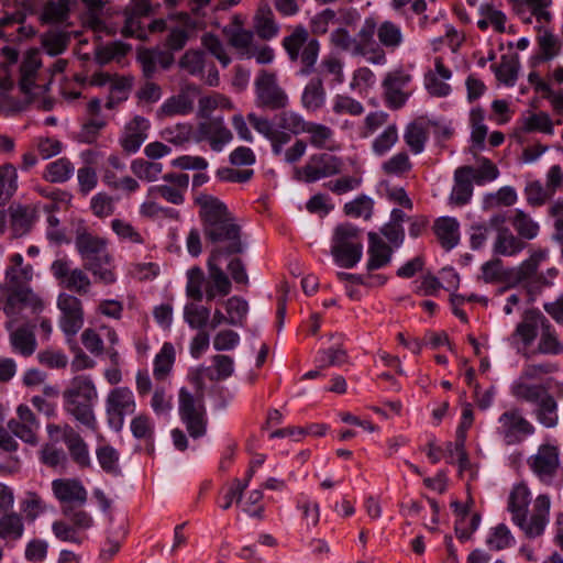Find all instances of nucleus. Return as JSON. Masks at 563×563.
<instances>
[{
  "label": "nucleus",
  "mask_w": 563,
  "mask_h": 563,
  "mask_svg": "<svg viewBox=\"0 0 563 563\" xmlns=\"http://www.w3.org/2000/svg\"><path fill=\"white\" fill-rule=\"evenodd\" d=\"M194 202L199 207L206 240L216 245L213 250H221L222 255L243 253L241 227L227 205L206 192L196 194Z\"/></svg>",
  "instance_id": "1"
},
{
  "label": "nucleus",
  "mask_w": 563,
  "mask_h": 563,
  "mask_svg": "<svg viewBox=\"0 0 563 563\" xmlns=\"http://www.w3.org/2000/svg\"><path fill=\"white\" fill-rule=\"evenodd\" d=\"M62 396L65 412L87 429L96 431L98 422L93 406L98 399V391L91 377L88 375L75 376Z\"/></svg>",
  "instance_id": "2"
},
{
  "label": "nucleus",
  "mask_w": 563,
  "mask_h": 563,
  "mask_svg": "<svg viewBox=\"0 0 563 563\" xmlns=\"http://www.w3.org/2000/svg\"><path fill=\"white\" fill-rule=\"evenodd\" d=\"M198 393L194 395L186 387H181L178 394V411L181 422L186 426L189 435L194 439L201 438L207 432L208 417L202 393V378L197 375L194 378Z\"/></svg>",
  "instance_id": "3"
},
{
  "label": "nucleus",
  "mask_w": 563,
  "mask_h": 563,
  "mask_svg": "<svg viewBox=\"0 0 563 563\" xmlns=\"http://www.w3.org/2000/svg\"><path fill=\"white\" fill-rule=\"evenodd\" d=\"M331 254L338 265L353 268L362 258V231L351 224H339L333 232Z\"/></svg>",
  "instance_id": "4"
},
{
  "label": "nucleus",
  "mask_w": 563,
  "mask_h": 563,
  "mask_svg": "<svg viewBox=\"0 0 563 563\" xmlns=\"http://www.w3.org/2000/svg\"><path fill=\"white\" fill-rule=\"evenodd\" d=\"M548 257L547 250H537L531 253L518 267L509 269V286L521 285L530 296H536L552 282L543 273H538L540 264Z\"/></svg>",
  "instance_id": "5"
},
{
  "label": "nucleus",
  "mask_w": 563,
  "mask_h": 563,
  "mask_svg": "<svg viewBox=\"0 0 563 563\" xmlns=\"http://www.w3.org/2000/svg\"><path fill=\"white\" fill-rule=\"evenodd\" d=\"M283 46L291 62L300 60L302 67L300 75H310L317 63L320 44L316 38H309V33L303 26H297L291 34L284 37Z\"/></svg>",
  "instance_id": "6"
},
{
  "label": "nucleus",
  "mask_w": 563,
  "mask_h": 563,
  "mask_svg": "<svg viewBox=\"0 0 563 563\" xmlns=\"http://www.w3.org/2000/svg\"><path fill=\"white\" fill-rule=\"evenodd\" d=\"M255 104L257 108L279 111L289 104V97L279 86L277 75L266 69H261L254 81Z\"/></svg>",
  "instance_id": "7"
},
{
  "label": "nucleus",
  "mask_w": 563,
  "mask_h": 563,
  "mask_svg": "<svg viewBox=\"0 0 563 563\" xmlns=\"http://www.w3.org/2000/svg\"><path fill=\"white\" fill-rule=\"evenodd\" d=\"M534 432V426L519 408H510L498 417L496 433L506 445L520 444Z\"/></svg>",
  "instance_id": "8"
},
{
  "label": "nucleus",
  "mask_w": 563,
  "mask_h": 563,
  "mask_svg": "<svg viewBox=\"0 0 563 563\" xmlns=\"http://www.w3.org/2000/svg\"><path fill=\"white\" fill-rule=\"evenodd\" d=\"M57 308L60 311L58 325L66 336V342L71 344L74 338L82 329L85 312L81 300L68 292H60L57 297Z\"/></svg>",
  "instance_id": "9"
},
{
  "label": "nucleus",
  "mask_w": 563,
  "mask_h": 563,
  "mask_svg": "<svg viewBox=\"0 0 563 563\" xmlns=\"http://www.w3.org/2000/svg\"><path fill=\"white\" fill-rule=\"evenodd\" d=\"M135 409V397L129 387H115L107 395V421L109 427L114 431L119 432L122 430L125 416L134 413Z\"/></svg>",
  "instance_id": "10"
},
{
  "label": "nucleus",
  "mask_w": 563,
  "mask_h": 563,
  "mask_svg": "<svg viewBox=\"0 0 563 563\" xmlns=\"http://www.w3.org/2000/svg\"><path fill=\"white\" fill-rule=\"evenodd\" d=\"M342 167L343 162L340 157L329 153H318L311 155L301 168H296L295 176L298 180L311 184L340 174Z\"/></svg>",
  "instance_id": "11"
},
{
  "label": "nucleus",
  "mask_w": 563,
  "mask_h": 563,
  "mask_svg": "<svg viewBox=\"0 0 563 563\" xmlns=\"http://www.w3.org/2000/svg\"><path fill=\"white\" fill-rule=\"evenodd\" d=\"M377 35V21L374 16L366 18L355 35L356 55L366 57L374 65H384L387 62L386 52L375 40Z\"/></svg>",
  "instance_id": "12"
},
{
  "label": "nucleus",
  "mask_w": 563,
  "mask_h": 563,
  "mask_svg": "<svg viewBox=\"0 0 563 563\" xmlns=\"http://www.w3.org/2000/svg\"><path fill=\"white\" fill-rule=\"evenodd\" d=\"M47 433L51 438L55 434H60V439L66 444L73 462L80 468H87L91 465L87 443L70 424H48Z\"/></svg>",
  "instance_id": "13"
},
{
  "label": "nucleus",
  "mask_w": 563,
  "mask_h": 563,
  "mask_svg": "<svg viewBox=\"0 0 563 563\" xmlns=\"http://www.w3.org/2000/svg\"><path fill=\"white\" fill-rule=\"evenodd\" d=\"M51 272L62 288L80 296L90 291L91 280L88 275L81 268H71L67 260H55L51 265Z\"/></svg>",
  "instance_id": "14"
},
{
  "label": "nucleus",
  "mask_w": 563,
  "mask_h": 563,
  "mask_svg": "<svg viewBox=\"0 0 563 563\" xmlns=\"http://www.w3.org/2000/svg\"><path fill=\"white\" fill-rule=\"evenodd\" d=\"M528 465L542 483L550 485L560 467L558 446L541 444L537 453L528 459Z\"/></svg>",
  "instance_id": "15"
},
{
  "label": "nucleus",
  "mask_w": 563,
  "mask_h": 563,
  "mask_svg": "<svg viewBox=\"0 0 563 563\" xmlns=\"http://www.w3.org/2000/svg\"><path fill=\"white\" fill-rule=\"evenodd\" d=\"M199 95V86L195 84H185L177 95L167 98L162 103L156 112L157 118L164 119L190 113L194 110L195 100Z\"/></svg>",
  "instance_id": "16"
},
{
  "label": "nucleus",
  "mask_w": 563,
  "mask_h": 563,
  "mask_svg": "<svg viewBox=\"0 0 563 563\" xmlns=\"http://www.w3.org/2000/svg\"><path fill=\"white\" fill-rule=\"evenodd\" d=\"M9 431L23 442L36 445L38 442L40 422L32 409L24 404L16 408V417L8 422Z\"/></svg>",
  "instance_id": "17"
},
{
  "label": "nucleus",
  "mask_w": 563,
  "mask_h": 563,
  "mask_svg": "<svg viewBox=\"0 0 563 563\" xmlns=\"http://www.w3.org/2000/svg\"><path fill=\"white\" fill-rule=\"evenodd\" d=\"M52 490L62 508L84 506L88 492L77 478H57L52 482Z\"/></svg>",
  "instance_id": "18"
},
{
  "label": "nucleus",
  "mask_w": 563,
  "mask_h": 563,
  "mask_svg": "<svg viewBox=\"0 0 563 563\" xmlns=\"http://www.w3.org/2000/svg\"><path fill=\"white\" fill-rule=\"evenodd\" d=\"M411 76L402 69H395L386 74L383 80L384 100L388 108L398 110L408 99L404 88L410 82Z\"/></svg>",
  "instance_id": "19"
},
{
  "label": "nucleus",
  "mask_w": 563,
  "mask_h": 563,
  "mask_svg": "<svg viewBox=\"0 0 563 563\" xmlns=\"http://www.w3.org/2000/svg\"><path fill=\"white\" fill-rule=\"evenodd\" d=\"M197 140L207 141L212 151L221 152L233 140V134L222 117H214L198 124Z\"/></svg>",
  "instance_id": "20"
},
{
  "label": "nucleus",
  "mask_w": 563,
  "mask_h": 563,
  "mask_svg": "<svg viewBox=\"0 0 563 563\" xmlns=\"http://www.w3.org/2000/svg\"><path fill=\"white\" fill-rule=\"evenodd\" d=\"M550 498L548 495H539L533 504V511L530 519L522 517V521L514 522L518 526L527 538L533 539L540 537L549 522Z\"/></svg>",
  "instance_id": "21"
},
{
  "label": "nucleus",
  "mask_w": 563,
  "mask_h": 563,
  "mask_svg": "<svg viewBox=\"0 0 563 563\" xmlns=\"http://www.w3.org/2000/svg\"><path fill=\"white\" fill-rule=\"evenodd\" d=\"M153 12L154 8L150 0H131L124 10L125 21L121 34L124 37L144 38L146 32L142 27L140 19L150 16Z\"/></svg>",
  "instance_id": "22"
},
{
  "label": "nucleus",
  "mask_w": 563,
  "mask_h": 563,
  "mask_svg": "<svg viewBox=\"0 0 563 563\" xmlns=\"http://www.w3.org/2000/svg\"><path fill=\"white\" fill-rule=\"evenodd\" d=\"M168 185H158L150 188V195H159L173 205H181L185 201V192L189 186V176L181 173H168L163 176Z\"/></svg>",
  "instance_id": "23"
},
{
  "label": "nucleus",
  "mask_w": 563,
  "mask_h": 563,
  "mask_svg": "<svg viewBox=\"0 0 563 563\" xmlns=\"http://www.w3.org/2000/svg\"><path fill=\"white\" fill-rule=\"evenodd\" d=\"M247 120L260 134L271 141L274 155H280L283 146L289 143L288 134L284 131H277L275 122L273 123L267 118L258 117L255 113H249Z\"/></svg>",
  "instance_id": "24"
},
{
  "label": "nucleus",
  "mask_w": 563,
  "mask_h": 563,
  "mask_svg": "<svg viewBox=\"0 0 563 563\" xmlns=\"http://www.w3.org/2000/svg\"><path fill=\"white\" fill-rule=\"evenodd\" d=\"M26 306H31L34 312L43 309L42 300L31 289H15L12 294H7L3 311L9 318L15 319Z\"/></svg>",
  "instance_id": "25"
},
{
  "label": "nucleus",
  "mask_w": 563,
  "mask_h": 563,
  "mask_svg": "<svg viewBox=\"0 0 563 563\" xmlns=\"http://www.w3.org/2000/svg\"><path fill=\"white\" fill-rule=\"evenodd\" d=\"M75 246L84 263L109 253L106 238L86 231L77 233Z\"/></svg>",
  "instance_id": "26"
},
{
  "label": "nucleus",
  "mask_w": 563,
  "mask_h": 563,
  "mask_svg": "<svg viewBox=\"0 0 563 563\" xmlns=\"http://www.w3.org/2000/svg\"><path fill=\"white\" fill-rule=\"evenodd\" d=\"M150 121L144 117L136 115L125 126V134L120 143L122 148L128 153H135L147 139Z\"/></svg>",
  "instance_id": "27"
},
{
  "label": "nucleus",
  "mask_w": 563,
  "mask_h": 563,
  "mask_svg": "<svg viewBox=\"0 0 563 563\" xmlns=\"http://www.w3.org/2000/svg\"><path fill=\"white\" fill-rule=\"evenodd\" d=\"M547 317L539 310H529L525 313L522 321H520L512 338H519L522 344L528 347L532 344L542 329L541 322H544Z\"/></svg>",
  "instance_id": "28"
},
{
  "label": "nucleus",
  "mask_w": 563,
  "mask_h": 563,
  "mask_svg": "<svg viewBox=\"0 0 563 563\" xmlns=\"http://www.w3.org/2000/svg\"><path fill=\"white\" fill-rule=\"evenodd\" d=\"M368 261L366 268L368 272L379 269L388 265L391 261L393 249L385 243L377 233H368Z\"/></svg>",
  "instance_id": "29"
},
{
  "label": "nucleus",
  "mask_w": 563,
  "mask_h": 563,
  "mask_svg": "<svg viewBox=\"0 0 563 563\" xmlns=\"http://www.w3.org/2000/svg\"><path fill=\"white\" fill-rule=\"evenodd\" d=\"M327 101V91L320 77H312L305 86L300 102L308 112H317L322 109Z\"/></svg>",
  "instance_id": "30"
},
{
  "label": "nucleus",
  "mask_w": 563,
  "mask_h": 563,
  "mask_svg": "<svg viewBox=\"0 0 563 563\" xmlns=\"http://www.w3.org/2000/svg\"><path fill=\"white\" fill-rule=\"evenodd\" d=\"M13 238L27 234L35 221V211L29 206H10L8 209Z\"/></svg>",
  "instance_id": "31"
},
{
  "label": "nucleus",
  "mask_w": 563,
  "mask_h": 563,
  "mask_svg": "<svg viewBox=\"0 0 563 563\" xmlns=\"http://www.w3.org/2000/svg\"><path fill=\"white\" fill-rule=\"evenodd\" d=\"M434 233L445 251L454 249L460 242V223L455 218H439L433 225Z\"/></svg>",
  "instance_id": "32"
},
{
  "label": "nucleus",
  "mask_w": 563,
  "mask_h": 563,
  "mask_svg": "<svg viewBox=\"0 0 563 563\" xmlns=\"http://www.w3.org/2000/svg\"><path fill=\"white\" fill-rule=\"evenodd\" d=\"M472 166H461L454 172V186L451 200L457 206L466 205L473 195V181L470 178Z\"/></svg>",
  "instance_id": "33"
},
{
  "label": "nucleus",
  "mask_w": 563,
  "mask_h": 563,
  "mask_svg": "<svg viewBox=\"0 0 563 563\" xmlns=\"http://www.w3.org/2000/svg\"><path fill=\"white\" fill-rule=\"evenodd\" d=\"M84 267L92 274L96 282L104 285H111L117 280L113 257L110 253L102 254L99 257L85 262Z\"/></svg>",
  "instance_id": "34"
},
{
  "label": "nucleus",
  "mask_w": 563,
  "mask_h": 563,
  "mask_svg": "<svg viewBox=\"0 0 563 563\" xmlns=\"http://www.w3.org/2000/svg\"><path fill=\"white\" fill-rule=\"evenodd\" d=\"M528 380L522 377L515 380L510 388L511 395L518 400L537 405L550 393L544 385L530 384Z\"/></svg>",
  "instance_id": "35"
},
{
  "label": "nucleus",
  "mask_w": 563,
  "mask_h": 563,
  "mask_svg": "<svg viewBox=\"0 0 563 563\" xmlns=\"http://www.w3.org/2000/svg\"><path fill=\"white\" fill-rule=\"evenodd\" d=\"M540 325H542V329L539 333L537 353L544 355L563 354V342L560 340L555 328L548 318L544 322H541Z\"/></svg>",
  "instance_id": "36"
},
{
  "label": "nucleus",
  "mask_w": 563,
  "mask_h": 563,
  "mask_svg": "<svg viewBox=\"0 0 563 563\" xmlns=\"http://www.w3.org/2000/svg\"><path fill=\"white\" fill-rule=\"evenodd\" d=\"M377 38L379 46L388 52H395L404 43L401 27L389 20L377 23Z\"/></svg>",
  "instance_id": "37"
},
{
  "label": "nucleus",
  "mask_w": 563,
  "mask_h": 563,
  "mask_svg": "<svg viewBox=\"0 0 563 563\" xmlns=\"http://www.w3.org/2000/svg\"><path fill=\"white\" fill-rule=\"evenodd\" d=\"M525 247V241L515 235L510 229H500L493 243L494 254L501 256H515Z\"/></svg>",
  "instance_id": "38"
},
{
  "label": "nucleus",
  "mask_w": 563,
  "mask_h": 563,
  "mask_svg": "<svg viewBox=\"0 0 563 563\" xmlns=\"http://www.w3.org/2000/svg\"><path fill=\"white\" fill-rule=\"evenodd\" d=\"M254 29L263 40H271L277 35L279 26L268 3L260 4L254 16Z\"/></svg>",
  "instance_id": "39"
},
{
  "label": "nucleus",
  "mask_w": 563,
  "mask_h": 563,
  "mask_svg": "<svg viewBox=\"0 0 563 563\" xmlns=\"http://www.w3.org/2000/svg\"><path fill=\"white\" fill-rule=\"evenodd\" d=\"M530 504V492L523 484L516 485L509 497L507 509L511 514L512 522L522 521V517L528 515Z\"/></svg>",
  "instance_id": "40"
},
{
  "label": "nucleus",
  "mask_w": 563,
  "mask_h": 563,
  "mask_svg": "<svg viewBox=\"0 0 563 563\" xmlns=\"http://www.w3.org/2000/svg\"><path fill=\"white\" fill-rule=\"evenodd\" d=\"M0 515V539L5 542L20 540L25 529L23 517L10 510Z\"/></svg>",
  "instance_id": "41"
},
{
  "label": "nucleus",
  "mask_w": 563,
  "mask_h": 563,
  "mask_svg": "<svg viewBox=\"0 0 563 563\" xmlns=\"http://www.w3.org/2000/svg\"><path fill=\"white\" fill-rule=\"evenodd\" d=\"M41 67V59L37 51L31 49L26 53L21 67L20 89L25 95H29L35 82V77L38 68Z\"/></svg>",
  "instance_id": "42"
},
{
  "label": "nucleus",
  "mask_w": 563,
  "mask_h": 563,
  "mask_svg": "<svg viewBox=\"0 0 563 563\" xmlns=\"http://www.w3.org/2000/svg\"><path fill=\"white\" fill-rule=\"evenodd\" d=\"M10 262L12 265L5 271L7 278L15 289H24L23 286L33 277L32 265L23 266V256L20 253L11 255Z\"/></svg>",
  "instance_id": "43"
},
{
  "label": "nucleus",
  "mask_w": 563,
  "mask_h": 563,
  "mask_svg": "<svg viewBox=\"0 0 563 563\" xmlns=\"http://www.w3.org/2000/svg\"><path fill=\"white\" fill-rule=\"evenodd\" d=\"M74 173V164L67 157H60L45 166L42 177L52 184H63L69 180Z\"/></svg>",
  "instance_id": "44"
},
{
  "label": "nucleus",
  "mask_w": 563,
  "mask_h": 563,
  "mask_svg": "<svg viewBox=\"0 0 563 563\" xmlns=\"http://www.w3.org/2000/svg\"><path fill=\"white\" fill-rule=\"evenodd\" d=\"M274 121L277 126V131H284L288 134L289 141L291 140V135H299L303 133V129L307 123L300 113L286 109L276 114Z\"/></svg>",
  "instance_id": "45"
},
{
  "label": "nucleus",
  "mask_w": 563,
  "mask_h": 563,
  "mask_svg": "<svg viewBox=\"0 0 563 563\" xmlns=\"http://www.w3.org/2000/svg\"><path fill=\"white\" fill-rule=\"evenodd\" d=\"M492 68L499 81L506 86H514L520 68L519 56L517 53L503 55L500 63L498 65H493Z\"/></svg>",
  "instance_id": "46"
},
{
  "label": "nucleus",
  "mask_w": 563,
  "mask_h": 563,
  "mask_svg": "<svg viewBox=\"0 0 563 563\" xmlns=\"http://www.w3.org/2000/svg\"><path fill=\"white\" fill-rule=\"evenodd\" d=\"M537 421L544 428H555L559 423L558 402L555 398L549 394L540 400L533 409Z\"/></svg>",
  "instance_id": "47"
},
{
  "label": "nucleus",
  "mask_w": 563,
  "mask_h": 563,
  "mask_svg": "<svg viewBox=\"0 0 563 563\" xmlns=\"http://www.w3.org/2000/svg\"><path fill=\"white\" fill-rule=\"evenodd\" d=\"M130 430L135 439L144 441L153 451L155 424L150 415L141 412L133 417L130 422Z\"/></svg>",
  "instance_id": "48"
},
{
  "label": "nucleus",
  "mask_w": 563,
  "mask_h": 563,
  "mask_svg": "<svg viewBox=\"0 0 563 563\" xmlns=\"http://www.w3.org/2000/svg\"><path fill=\"white\" fill-rule=\"evenodd\" d=\"M323 79H329L330 85H341L344 82L343 63L333 55H328L322 58L317 69V76Z\"/></svg>",
  "instance_id": "49"
},
{
  "label": "nucleus",
  "mask_w": 563,
  "mask_h": 563,
  "mask_svg": "<svg viewBox=\"0 0 563 563\" xmlns=\"http://www.w3.org/2000/svg\"><path fill=\"white\" fill-rule=\"evenodd\" d=\"M221 256V250H212L208 261V268L210 278L213 283L212 286L217 289L218 294H220L221 296H227L230 294L232 286L229 277L217 264Z\"/></svg>",
  "instance_id": "50"
},
{
  "label": "nucleus",
  "mask_w": 563,
  "mask_h": 563,
  "mask_svg": "<svg viewBox=\"0 0 563 563\" xmlns=\"http://www.w3.org/2000/svg\"><path fill=\"white\" fill-rule=\"evenodd\" d=\"M510 222L520 240H532L539 234L540 227L538 222L520 209L515 210Z\"/></svg>",
  "instance_id": "51"
},
{
  "label": "nucleus",
  "mask_w": 563,
  "mask_h": 563,
  "mask_svg": "<svg viewBox=\"0 0 563 563\" xmlns=\"http://www.w3.org/2000/svg\"><path fill=\"white\" fill-rule=\"evenodd\" d=\"M536 29L538 32V45L541 52L540 58L542 60H550L554 58L561 49L560 40L544 25H538Z\"/></svg>",
  "instance_id": "52"
},
{
  "label": "nucleus",
  "mask_w": 563,
  "mask_h": 563,
  "mask_svg": "<svg viewBox=\"0 0 563 563\" xmlns=\"http://www.w3.org/2000/svg\"><path fill=\"white\" fill-rule=\"evenodd\" d=\"M15 167L10 164L0 166V206H4L18 189Z\"/></svg>",
  "instance_id": "53"
},
{
  "label": "nucleus",
  "mask_w": 563,
  "mask_h": 563,
  "mask_svg": "<svg viewBox=\"0 0 563 563\" xmlns=\"http://www.w3.org/2000/svg\"><path fill=\"white\" fill-rule=\"evenodd\" d=\"M429 134L427 128L419 122L409 123L404 133V140L413 154L423 152Z\"/></svg>",
  "instance_id": "54"
},
{
  "label": "nucleus",
  "mask_w": 563,
  "mask_h": 563,
  "mask_svg": "<svg viewBox=\"0 0 563 563\" xmlns=\"http://www.w3.org/2000/svg\"><path fill=\"white\" fill-rule=\"evenodd\" d=\"M70 0H48L42 10L41 18L46 23H63L69 18Z\"/></svg>",
  "instance_id": "55"
},
{
  "label": "nucleus",
  "mask_w": 563,
  "mask_h": 563,
  "mask_svg": "<svg viewBox=\"0 0 563 563\" xmlns=\"http://www.w3.org/2000/svg\"><path fill=\"white\" fill-rule=\"evenodd\" d=\"M109 522L110 527L107 530L106 547L101 550L100 553L101 558L104 560H110L119 552L121 542L126 536V530L123 525H113L112 516L109 517Z\"/></svg>",
  "instance_id": "56"
},
{
  "label": "nucleus",
  "mask_w": 563,
  "mask_h": 563,
  "mask_svg": "<svg viewBox=\"0 0 563 563\" xmlns=\"http://www.w3.org/2000/svg\"><path fill=\"white\" fill-rule=\"evenodd\" d=\"M303 133L309 135V143L316 148H328L334 132L328 125L307 121Z\"/></svg>",
  "instance_id": "57"
},
{
  "label": "nucleus",
  "mask_w": 563,
  "mask_h": 563,
  "mask_svg": "<svg viewBox=\"0 0 563 563\" xmlns=\"http://www.w3.org/2000/svg\"><path fill=\"white\" fill-rule=\"evenodd\" d=\"M132 87V81L128 77L114 76L110 84L109 96L104 107L109 110L114 109L119 103L129 98V91Z\"/></svg>",
  "instance_id": "58"
},
{
  "label": "nucleus",
  "mask_w": 563,
  "mask_h": 563,
  "mask_svg": "<svg viewBox=\"0 0 563 563\" xmlns=\"http://www.w3.org/2000/svg\"><path fill=\"white\" fill-rule=\"evenodd\" d=\"M10 343L13 350L23 356H30L35 352L36 339L32 331L21 327L10 334Z\"/></svg>",
  "instance_id": "59"
},
{
  "label": "nucleus",
  "mask_w": 563,
  "mask_h": 563,
  "mask_svg": "<svg viewBox=\"0 0 563 563\" xmlns=\"http://www.w3.org/2000/svg\"><path fill=\"white\" fill-rule=\"evenodd\" d=\"M175 362V349L172 343L165 342L154 360V377L164 379L172 371Z\"/></svg>",
  "instance_id": "60"
},
{
  "label": "nucleus",
  "mask_w": 563,
  "mask_h": 563,
  "mask_svg": "<svg viewBox=\"0 0 563 563\" xmlns=\"http://www.w3.org/2000/svg\"><path fill=\"white\" fill-rule=\"evenodd\" d=\"M481 278L486 284L507 283L509 285V269H505L500 258L485 262L481 267Z\"/></svg>",
  "instance_id": "61"
},
{
  "label": "nucleus",
  "mask_w": 563,
  "mask_h": 563,
  "mask_svg": "<svg viewBox=\"0 0 563 563\" xmlns=\"http://www.w3.org/2000/svg\"><path fill=\"white\" fill-rule=\"evenodd\" d=\"M224 307L228 314V324L243 327L249 312L247 301L242 297L233 296L224 301Z\"/></svg>",
  "instance_id": "62"
},
{
  "label": "nucleus",
  "mask_w": 563,
  "mask_h": 563,
  "mask_svg": "<svg viewBox=\"0 0 563 563\" xmlns=\"http://www.w3.org/2000/svg\"><path fill=\"white\" fill-rule=\"evenodd\" d=\"M84 506H74L62 508V514L76 529L81 533L93 527L95 520L92 516L86 511Z\"/></svg>",
  "instance_id": "63"
},
{
  "label": "nucleus",
  "mask_w": 563,
  "mask_h": 563,
  "mask_svg": "<svg viewBox=\"0 0 563 563\" xmlns=\"http://www.w3.org/2000/svg\"><path fill=\"white\" fill-rule=\"evenodd\" d=\"M254 34L252 31L239 27L229 34V44L236 49L242 58H246L253 48Z\"/></svg>",
  "instance_id": "64"
}]
</instances>
